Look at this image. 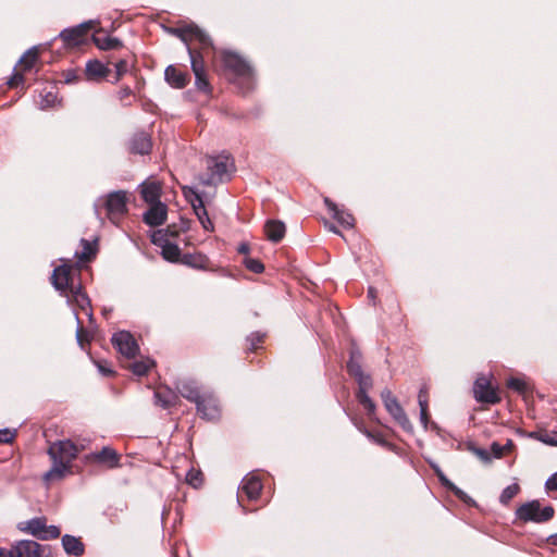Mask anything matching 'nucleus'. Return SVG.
Here are the masks:
<instances>
[{
    "label": "nucleus",
    "instance_id": "26",
    "mask_svg": "<svg viewBox=\"0 0 557 557\" xmlns=\"http://www.w3.org/2000/svg\"><path fill=\"white\" fill-rule=\"evenodd\" d=\"M110 73V69L98 60L88 61L86 64V76L90 81L99 82L106 78Z\"/></svg>",
    "mask_w": 557,
    "mask_h": 557
},
{
    "label": "nucleus",
    "instance_id": "2",
    "mask_svg": "<svg viewBox=\"0 0 557 557\" xmlns=\"http://www.w3.org/2000/svg\"><path fill=\"white\" fill-rule=\"evenodd\" d=\"M149 236L151 243L160 248L162 258L169 262H181L187 267L199 270L206 269L209 264V259L203 253H181L180 247L173 240L178 236L175 226L152 231Z\"/></svg>",
    "mask_w": 557,
    "mask_h": 557
},
{
    "label": "nucleus",
    "instance_id": "14",
    "mask_svg": "<svg viewBox=\"0 0 557 557\" xmlns=\"http://www.w3.org/2000/svg\"><path fill=\"white\" fill-rule=\"evenodd\" d=\"M178 392L181 393V395L195 403L196 404V408L197 410H205L207 414L209 416H213L215 413V409L214 407H210V410L207 411L208 408H205L203 407V403L201 400H199L203 394V392H201L198 386L196 385L195 382L193 381H185V382H182L178 386Z\"/></svg>",
    "mask_w": 557,
    "mask_h": 557
},
{
    "label": "nucleus",
    "instance_id": "22",
    "mask_svg": "<svg viewBox=\"0 0 557 557\" xmlns=\"http://www.w3.org/2000/svg\"><path fill=\"white\" fill-rule=\"evenodd\" d=\"M64 296L67 298L69 302L77 306L81 310L85 311L88 317H91L89 298L86 293L82 290L81 286L71 287Z\"/></svg>",
    "mask_w": 557,
    "mask_h": 557
},
{
    "label": "nucleus",
    "instance_id": "39",
    "mask_svg": "<svg viewBox=\"0 0 557 557\" xmlns=\"http://www.w3.org/2000/svg\"><path fill=\"white\" fill-rule=\"evenodd\" d=\"M117 96H119L120 101L124 104H129L132 102V100H134L136 98L135 94L132 91V89L129 87H122L119 90Z\"/></svg>",
    "mask_w": 557,
    "mask_h": 557
},
{
    "label": "nucleus",
    "instance_id": "58",
    "mask_svg": "<svg viewBox=\"0 0 557 557\" xmlns=\"http://www.w3.org/2000/svg\"><path fill=\"white\" fill-rule=\"evenodd\" d=\"M95 212H96L97 215H100L99 203L98 202L95 203Z\"/></svg>",
    "mask_w": 557,
    "mask_h": 557
},
{
    "label": "nucleus",
    "instance_id": "27",
    "mask_svg": "<svg viewBox=\"0 0 557 557\" xmlns=\"http://www.w3.org/2000/svg\"><path fill=\"white\" fill-rule=\"evenodd\" d=\"M264 233L269 240L278 243L286 233L285 224L277 220H270L264 225Z\"/></svg>",
    "mask_w": 557,
    "mask_h": 557
},
{
    "label": "nucleus",
    "instance_id": "50",
    "mask_svg": "<svg viewBox=\"0 0 557 557\" xmlns=\"http://www.w3.org/2000/svg\"><path fill=\"white\" fill-rule=\"evenodd\" d=\"M420 421L424 428L428 426L429 423V408H420Z\"/></svg>",
    "mask_w": 557,
    "mask_h": 557
},
{
    "label": "nucleus",
    "instance_id": "61",
    "mask_svg": "<svg viewBox=\"0 0 557 557\" xmlns=\"http://www.w3.org/2000/svg\"><path fill=\"white\" fill-rule=\"evenodd\" d=\"M75 315H76V320H77V322L79 323V317H78V314H77V313H75Z\"/></svg>",
    "mask_w": 557,
    "mask_h": 557
},
{
    "label": "nucleus",
    "instance_id": "17",
    "mask_svg": "<svg viewBox=\"0 0 557 557\" xmlns=\"http://www.w3.org/2000/svg\"><path fill=\"white\" fill-rule=\"evenodd\" d=\"M72 270L70 264L63 263L53 270L51 280L53 286L60 290L63 295L74 287L72 282Z\"/></svg>",
    "mask_w": 557,
    "mask_h": 557
},
{
    "label": "nucleus",
    "instance_id": "21",
    "mask_svg": "<svg viewBox=\"0 0 557 557\" xmlns=\"http://www.w3.org/2000/svg\"><path fill=\"white\" fill-rule=\"evenodd\" d=\"M324 205L326 206L332 218L335 219L342 226L346 228H350L355 224L354 216L344 209H341L334 201L330 198H324Z\"/></svg>",
    "mask_w": 557,
    "mask_h": 557
},
{
    "label": "nucleus",
    "instance_id": "20",
    "mask_svg": "<svg viewBox=\"0 0 557 557\" xmlns=\"http://www.w3.org/2000/svg\"><path fill=\"white\" fill-rule=\"evenodd\" d=\"M88 458L110 469L119 465V454L110 446H104L101 450L91 453Z\"/></svg>",
    "mask_w": 557,
    "mask_h": 557
},
{
    "label": "nucleus",
    "instance_id": "16",
    "mask_svg": "<svg viewBox=\"0 0 557 557\" xmlns=\"http://www.w3.org/2000/svg\"><path fill=\"white\" fill-rule=\"evenodd\" d=\"M262 491V482L259 474L251 472L248 473L240 483L239 497L245 495L249 500H256L259 498Z\"/></svg>",
    "mask_w": 557,
    "mask_h": 557
},
{
    "label": "nucleus",
    "instance_id": "43",
    "mask_svg": "<svg viewBox=\"0 0 557 557\" xmlns=\"http://www.w3.org/2000/svg\"><path fill=\"white\" fill-rule=\"evenodd\" d=\"M16 436L15 430L2 429L0 430V443H11Z\"/></svg>",
    "mask_w": 557,
    "mask_h": 557
},
{
    "label": "nucleus",
    "instance_id": "60",
    "mask_svg": "<svg viewBox=\"0 0 557 557\" xmlns=\"http://www.w3.org/2000/svg\"><path fill=\"white\" fill-rule=\"evenodd\" d=\"M81 330H82V329L79 327V329H78V332H77V337H78V338H79V336H81Z\"/></svg>",
    "mask_w": 557,
    "mask_h": 557
},
{
    "label": "nucleus",
    "instance_id": "10",
    "mask_svg": "<svg viewBox=\"0 0 557 557\" xmlns=\"http://www.w3.org/2000/svg\"><path fill=\"white\" fill-rule=\"evenodd\" d=\"M183 191L185 197L190 202L193 210L197 215L199 222L201 223L202 227L208 232L213 231V223L211 222L208 215L201 196L191 187H184Z\"/></svg>",
    "mask_w": 557,
    "mask_h": 557
},
{
    "label": "nucleus",
    "instance_id": "57",
    "mask_svg": "<svg viewBox=\"0 0 557 557\" xmlns=\"http://www.w3.org/2000/svg\"><path fill=\"white\" fill-rule=\"evenodd\" d=\"M131 152H133V153H135V154H136V153H138V149H137V147H136V145H135V144H134V145H132V147H131Z\"/></svg>",
    "mask_w": 557,
    "mask_h": 557
},
{
    "label": "nucleus",
    "instance_id": "23",
    "mask_svg": "<svg viewBox=\"0 0 557 557\" xmlns=\"http://www.w3.org/2000/svg\"><path fill=\"white\" fill-rule=\"evenodd\" d=\"M349 373L358 381L359 386H372L369 375L363 374L359 359L355 352H351L350 360L347 363Z\"/></svg>",
    "mask_w": 557,
    "mask_h": 557
},
{
    "label": "nucleus",
    "instance_id": "19",
    "mask_svg": "<svg viewBox=\"0 0 557 557\" xmlns=\"http://www.w3.org/2000/svg\"><path fill=\"white\" fill-rule=\"evenodd\" d=\"M14 557H41V545L35 541L22 540L12 545Z\"/></svg>",
    "mask_w": 557,
    "mask_h": 557
},
{
    "label": "nucleus",
    "instance_id": "36",
    "mask_svg": "<svg viewBox=\"0 0 557 557\" xmlns=\"http://www.w3.org/2000/svg\"><path fill=\"white\" fill-rule=\"evenodd\" d=\"M507 386L518 393H524L527 391V383L523 379L511 377L507 382Z\"/></svg>",
    "mask_w": 557,
    "mask_h": 557
},
{
    "label": "nucleus",
    "instance_id": "7",
    "mask_svg": "<svg viewBox=\"0 0 557 557\" xmlns=\"http://www.w3.org/2000/svg\"><path fill=\"white\" fill-rule=\"evenodd\" d=\"M473 396L478 403L496 405L500 401L498 389L491 383V377L480 374L473 384Z\"/></svg>",
    "mask_w": 557,
    "mask_h": 557
},
{
    "label": "nucleus",
    "instance_id": "9",
    "mask_svg": "<svg viewBox=\"0 0 557 557\" xmlns=\"http://www.w3.org/2000/svg\"><path fill=\"white\" fill-rule=\"evenodd\" d=\"M233 165L228 156H218L207 158V166L210 172L209 178L203 184H213L223 181L227 175L228 169Z\"/></svg>",
    "mask_w": 557,
    "mask_h": 557
},
{
    "label": "nucleus",
    "instance_id": "12",
    "mask_svg": "<svg viewBox=\"0 0 557 557\" xmlns=\"http://www.w3.org/2000/svg\"><path fill=\"white\" fill-rule=\"evenodd\" d=\"M169 208L165 202L146 205L141 214L143 221L149 226H161L166 222Z\"/></svg>",
    "mask_w": 557,
    "mask_h": 557
},
{
    "label": "nucleus",
    "instance_id": "41",
    "mask_svg": "<svg viewBox=\"0 0 557 557\" xmlns=\"http://www.w3.org/2000/svg\"><path fill=\"white\" fill-rule=\"evenodd\" d=\"M531 437L537 438L539 441H541L547 445L556 446V433L555 432L546 433V434L532 433Z\"/></svg>",
    "mask_w": 557,
    "mask_h": 557
},
{
    "label": "nucleus",
    "instance_id": "47",
    "mask_svg": "<svg viewBox=\"0 0 557 557\" xmlns=\"http://www.w3.org/2000/svg\"><path fill=\"white\" fill-rule=\"evenodd\" d=\"M152 150V141L150 137H141V156L145 153H150Z\"/></svg>",
    "mask_w": 557,
    "mask_h": 557
},
{
    "label": "nucleus",
    "instance_id": "48",
    "mask_svg": "<svg viewBox=\"0 0 557 557\" xmlns=\"http://www.w3.org/2000/svg\"><path fill=\"white\" fill-rule=\"evenodd\" d=\"M116 69V76L115 81H119L120 77L127 72V63L125 61H120L115 65Z\"/></svg>",
    "mask_w": 557,
    "mask_h": 557
},
{
    "label": "nucleus",
    "instance_id": "44",
    "mask_svg": "<svg viewBox=\"0 0 557 557\" xmlns=\"http://www.w3.org/2000/svg\"><path fill=\"white\" fill-rule=\"evenodd\" d=\"M140 367H141V376H143L145 373L150 372V370H152L156 367V362L149 358L141 359Z\"/></svg>",
    "mask_w": 557,
    "mask_h": 557
},
{
    "label": "nucleus",
    "instance_id": "31",
    "mask_svg": "<svg viewBox=\"0 0 557 557\" xmlns=\"http://www.w3.org/2000/svg\"><path fill=\"white\" fill-rule=\"evenodd\" d=\"M371 386H359V391L357 394V398L359 403L363 406L367 412L372 416L375 411V405L372 399L368 395V391Z\"/></svg>",
    "mask_w": 557,
    "mask_h": 557
},
{
    "label": "nucleus",
    "instance_id": "24",
    "mask_svg": "<svg viewBox=\"0 0 557 557\" xmlns=\"http://www.w3.org/2000/svg\"><path fill=\"white\" fill-rule=\"evenodd\" d=\"M165 79L172 87L175 88H183L189 82L188 74L173 65L166 67Z\"/></svg>",
    "mask_w": 557,
    "mask_h": 557
},
{
    "label": "nucleus",
    "instance_id": "5",
    "mask_svg": "<svg viewBox=\"0 0 557 557\" xmlns=\"http://www.w3.org/2000/svg\"><path fill=\"white\" fill-rule=\"evenodd\" d=\"M18 529L27 534H30L41 541L58 539L61 534L57 525H47V520L44 517L33 518L30 520L21 522Z\"/></svg>",
    "mask_w": 557,
    "mask_h": 557
},
{
    "label": "nucleus",
    "instance_id": "55",
    "mask_svg": "<svg viewBox=\"0 0 557 557\" xmlns=\"http://www.w3.org/2000/svg\"><path fill=\"white\" fill-rule=\"evenodd\" d=\"M504 446H505V450H509V449H511V447L513 446L512 441H510V440H509V441L507 442V444H506V445H504Z\"/></svg>",
    "mask_w": 557,
    "mask_h": 557
},
{
    "label": "nucleus",
    "instance_id": "33",
    "mask_svg": "<svg viewBox=\"0 0 557 557\" xmlns=\"http://www.w3.org/2000/svg\"><path fill=\"white\" fill-rule=\"evenodd\" d=\"M436 475L441 483L447 487L449 491H451L458 498L465 499L467 496L465 492H462L460 488H458L453 482H450L446 475L441 471V469L435 468Z\"/></svg>",
    "mask_w": 557,
    "mask_h": 557
},
{
    "label": "nucleus",
    "instance_id": "51",
    "mask_svg": "<svg viewBox=\"0 0 557 557\" xmlns=\"http://www.w3.org/2000/svg\"><path fill=\"white\" fill-rule=\"evenodd\" d=\"M249 250H250V247L247 243H242L238 246V252L242 255H248Z\"/></svg>",
    "mask_w": 557,
    "mask_h": 557
},
{
    "label": "nucleus",
    "instance_id": "3",
    "mask_svg": "<svg viewBox=\"0 0 557 557\" xmlns=\"http://www.w3.org/2000/svg\"><path fill=\"white\" fill-rule=\"evenodd\" d=\"M78 448L70 440L54 442L48 449L52 467L44 474L46 483L62 480L71 473L72 462L77 457Z\"/></svg>",
    "mask_w": 557,
    "mask_h": 557
},
{
    "label": "nucleus",
    "instance_id": "62",
    "mask_svg": "<svg viewBox=\"0 0 557 557\" xmlns=\"http://www.w3.org/2000/svg\"><path fill=\"white\" fill-rule=\"evenodd\" d=\"M555 433H556V446H557V432H555Z\"/></svg>",
    "mask_w": 557,
    "mask_h": 557
},
{
    "label": "nucleus",
    "instance_id": "13",
    "mask_svg": "<svg viewBox=\"0 0 557 557\" xmlns=\"http://www.w3.org/2000/svg\"><path fill=\"white\" fill-rule=\"evenodd\" d=\"M382 400L386 410L397 421L398 424H400L404 429H409L411 426L403 407L399 405L396 397L393 396L391 391L386 389L382 392Z\"/></svg>",
    "mask_w": 557,
    "mask_h": 557
},
{
    "label": "nucleus",
    "instance_id": "35",
    "mask_svg": "<svg viewBox=\"0 0 557 557\" xmlns=\"http://www.w3.org/2000/svg\"><path fill=\"white\" fill-rule=\"evenodd\" d=\"M520 491V486L517 483L508 485L500 494V502L508 504Z\"/></svg>",
    "mask_w": 557,
    "mask_h": 557
},
{
    "label": "nucleus",
    "instance_id": "32",
    "mask_svg": "<svg viewBox=\"0 0 557 557\" xmlns=\"http://www.w3.org/2000/svg\"><path fill=\"white\" fill-rule=\"evenodd\" d=\"M37 59L38 51L36 48H32L20 59L18 66L22 71H28L35 65Z\"/></svg>",
    "mask_w": 557,
    "mask_h": 557
},
{
    "label": "nucleus",
    "instance_id": "38",
    "mask_svg": "<svg viewBox=\"0 0 557 557\" xmlns=\"http://www.w3.org/2000/svg\"><path fill=\"white\" fill-rule=\"evenodd\" d=\"M244 264L253 273H261L264 270L263 264L258 259L246 257L244 259Z\"/></svg>",
    "mask_w": 557,
    "mask_h": 557
},
{
    "label": "nucleus",
    "instance_id": "4",
    "mask_svg": "<svg viewBox=\"0 0 557 557\" xmlns=\"http://www.w3.org/2000/svg\"><path fill=\"white\" fill-rule=\"evenodd\" d=\"M111 343L116 349L120 362L129 368L134 375H139V346L137 338L128 331H119L112 335Z\"/></svg>",
    "mask_w": 557,
    "mask_h": 557
},
{
    "label": "nucleus",
    "instance_id": "46",
    "mask_svg": "<svg viewBox=\"0 0 557 557\" xmlns=\"http://www.w3.org/2000/svg\"><path fill=\"white\" fill-rule=\"evenodd\" d=\"M23 83V75L18 72L14 73L12 77L8 81L9 87H17Z\"/></svg>",
    "mask_w": 557,
    "mask_h": 557
},
{
    "label": "nucleus",
    "instance_id": "34",
    "mask_svg": "<svg viewBox=\"0 0 557 557\" xmlns=\"http://www.w3.org/2000/svg\"><path fill=\"white\" fill-rule=\"evenodd\" d=\"M83 249L76 252L75 256L79 261H89L96 253L94 246L86 239H82Z\"/></svg>",
    "mask_w": 557,
    "mask_h": 557
},
{
    "label": "nucleus",
    "instance_id": "8",
    "mask_svg": "<svg viewBox=\"0 0 557 557\" xmlns=\"http://www.w3.org/2000/svg\"><path fill=\"white\" fill-rule=\"evenodd\" d=\"M221 60L224 67L238 78H250L252 69L250 64L239 54L231 51H223Z\"/></svg>",
    "mask_w": 557,
    "mask_h": 557
},
{
    "label": "nucleus",
    "instance_id": "11",
    "mask_svg": "<svg viewBox=\"0 0 557 557\" xmlns=\"http://www.w3.org/2000/svg\"><path fill=\"white\" fill-rule=\"evenodd\" d=\"M126 203L127 198L124 191H114L109 194L107 199L103 201L109 220L116 223L126 212Z\"/></svg>",
    "mask_w": 557,
    "mask_h": 557
},
{
    "label": "nucleus",
    "instance_id": "15",
    "mask_svg": "<svg viewBox=\"0 0 557 557\" xmlns=\"http://www.w3.org/2000/svg\"><path fill=\"white\" fill-rule=\"evenodd\" d=\"M94 22H86L76 27L64 29L60 33V37L67 47H76L85 42L88 30L92 27Z\"/></svg>",
    "mask_w": 557,
    "mask_h": 557
},
{
    "label": "nucleus",
    "instance_id": "54",
    "mask_svg": "<svg viewBox=\"0 0 557 557\" xmlns=\"http://www.w3.org/2000/svg\"><path fill=\"white\" fill-rule=\"evenodd\" d=\"M325 227H326L330 232H333V233H335V234H338L337 228H336L333 224H331V223H329V222H325Z\"/></svg>",
    "mask_w": 557,
    "mask_h": 557
},
{
    "label": "nucleus",
    "instance_id": "18",
    "mask_svg": "<svg viewBox=\"0 0 557 557\" xmlns=\"http://www.w3.org/2000/svg\"><path fill=\"white\" fill-rule=\"evenodd\" d=\"M162 183L152 177L141 182V198L145 205H150L161 201Z\"/></svg>",
    "mask_w": 557,
    "mask_h": 557
},
{
    "label": "nucleus",
    "instance_id": "53",
    "mask_svg": "<svg viewBox=\"0 0 557 557\" xmlns=\"http://www.w3.org/2000/svg\"><path fill=\"white\" fill-rule=\"evenodd\" d=\"M0 557H14V555L12 553V547L10 549L0 547Z\"/></svg>",
    "mask_w": 557,
    "mask_h": 557
},
{
    "label": "nucleus",
    "instance_id": "49",
    "mask_svg": "<svg viewBox=\"0 0 557 557\" xmlns=\"http://www.w3.org/2000/svg\"><path fill=\"white\" fill-rule=\"evenodd\" d=\"M546 488L550 492L557 491V472L546 481Z\"/></svg>",
    "mask_w": 557,
    "mask_h": 557
},
{
    "label": "nucleus",
    "instance_id": "52",
    "mask_svg": "<svg viewBox=\"0 0 557 557\" xmlns=\"http://www.w3.org/2000/svg\"><path fill=\"white\" fill-rule=\"evenodd\" d=\"M97 367L99 369V371L103 374V375H110L112 373V370L104 367L103 364H101L100 362H97Z\"/></svg>",
    "mask_w": 557,
    "mask_h": 557
},
{
    "label": "nucleus",
    "instance_id": "37",
    "mask_svg": "<svg viewBox=\"0 0 557 557\" xmlns=\"http://www.w3.org/2000/svg\"><path fill=\"white\" fill-rule=\"evenodd\" d=\"M468 449L474 455L476 456L480 460H482L483 462L487 463L492 460L491 456H490V453L486 450V449H483V448H480V447H476L472 444L468 445Z\"/></svg>",
    "mask_w": 557,
    "mask_h": 557
},
{
    "label": "nucleus",
    "instance_id": "29",
    "mask_svg": "<svg viewBox=\"0 0 557 557\" xmlns=\"http://www.w3.org/2000/svg\"><path fill=\"white\" fill-rule=\"evenodd\" d=\"M62 546L67 555L76 557L82 556L85 550V546L81 539L69 534H65L62 537Z\"/></svg>",
    "mask_w": 557,
    "mask_h": 557
},
{
    "label": "nucleus",
    "instance_id": "42",
    "mask_svg": "<svg viewBox=\"0 0 557 557\" xmlns=\"http://www.w3.org/2000/svg\"><path fill=\"white\" fill-rule=\"evenodd\" d=\"M418 403L420 408H429V389L425 385L419 391Z\"/></svg>",
    "mask_w": 557,
    "mask_h": 557
},
{
    "label": "nucleus",
    "instance_id": "28",
    "mask_svg": "<svg viewBox=\"0 0 557 557\" xmlns=\"http://www.w3.org/2000/svg\"><path fill=\"white\" fill-rule=\"evenodd\" d=\"M199 400H201L203 403L202 405H203L205 408H208L207 411L210 410V407H214V409H215V413L213 416L207 414L205 410H197V412L203 419L214 420V419L219 418L221 409H220L219 400L214 396L213 393H211V392H203V394H202V396H201V398Z\"/></svg>",
    "mask_w": 557,
    "mask_h": 557
},
{
    "label": "nucleus",
    "instance_id": "56",
    "mask_svg": "<svg viewBox=\"0 0 557 557\" xmlns=\"http://www.w3.org/2000/svg\"><path fill=\"white\" fill-rule=\"evenodd\" d=\"M368 293H369V296H370L371 298H374V297H375V295H374V288H373V287H370V288H369V290H368Z\"/></svg>",
    "mask_w": 557,
    "mask_h": 557
},
{
    "label": "nucleus",
    "instance_id": "40",
    "mask_svg": "<svg viewBox=\"0 0 557 557\" xmlns=\"http://www.w3.org/2000/svg\"><path fill=\"white\" fill-rule=\"evenodd\" d=\"M186 480L194 487H198L202 483V473L200 471L190 470L186 475Z\"/></svg>",
    "mask_w": 557,
    "mask_h": 557
},
{
    "label": "nucleus",
    "instance_id": "25",
    "mask_svg": "<svg viewBox=\"0 0 557 557\" xmlns=\"http://www.w3.org/2000/svg\"><path fill=\"white\" fill-rule=\"evenodd\" d=\"M153 396H154L156 403L163 408H169L171 406H174L178 400L177 394L174 391H172L171 388L165 387V386L157 387L153 392Z\"/></svg>",
    "mask_w": 557,
    "mask_h": 557
},
{
    "label": "nucleus",
    "instance_id": "30",
    "mask_svg": "<svg viewBox=\"0 0 557 557\" xmlns=\"http://www.w3.org/2000/svg\"><path fill=\"white\" fill-rule=\"evenodd\" d=\"M95 45L101 50H111L120 46V41L116 38H112L104 33H96L92 36Z\"/></svg>",
    "mask_w": 557,
    "mask_h": 557
},
{
    "label": "nucleus",
    "instance_id": "6",
    "mask_svg": "<svg viewBox=\"0 0 557 557\" xmlns=\"http://www.w3.org/2000/svg\"><path fill=\"white\" fill-rule=\"evenodd\" d=\"M552 506L541 507L539 500H532L523 504L517 509V517L522 521H533L537 523L546 522L554 516Z\"/></svg>",
    "mask_w": 557,
    "mask_h": 557
},
{
    "label": "nucleus",
    "instance_id": "59",
    "mask_svg": "<svg viewBox=\"0 0 557 557\" xmlns=\"http://www.w3.org/2000/svg\"><path fill=\"white\" fill-rule=\"evenodd\" d=\"M552 543H553L554 545H557V534H555V535H553V536H552Z\"/></svg>",
    "mask_w": 557,
    "mask_h": 557
},
{
    "label": "nucleus",
    "instance_id": "1",
    "mask_svg": "<svg viewBox=\"0 0 557 557\" xmlns=\"http://www.w3.org/2000/svg\"><path fill=\"white\" fill-rule=\"evenodd\" d=\"M173 33L187 45L197 88L202 91H209L210 85L207 79L201 50L206 52L210 50L212 45L210 37L193 24L177 27Z\"/></svg>",
    "mask_w": 557,
    "mask_h": 557
},
{
    "label": "nucleus",
    "instance_id": "45",
    "mask_svg": "<svg viewBox=\"0 0 557 557\" xmlns=\"http://www.w3.org/2000/svg\"><path fill=\"white\" fill-rule=\"evenodd\" d=\"M491 450H492L494 458H502L505 454V446H503L498 443H493L491 445Z\"/></svg>",
    "mask_w": 557,
    "mask_h": 557
}]
</instances>
